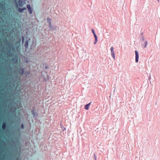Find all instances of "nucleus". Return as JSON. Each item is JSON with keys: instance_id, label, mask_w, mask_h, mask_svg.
Segmentation results:
<instances>
[{"instance_id": "5", "label": "nucleus", "mask_w": 160, "mask_h": 160, "mask_svg": "<svg viewBox=\"0 0 160 160\" xmlns=\"http://www.w3.org/2000/svg\"><path fill=\"white\" fill-rule=\"evenodd\" d=\"M27 8L28 9L29 13L32 14V10L31 7L30 5L28 4L27 5Z\"/></svg>"}, {"instance_id": "19", "label": "nucleus", "mask_w": 160, "mask_h": 160, "mask_svg": "<svg viewBox=\"0 0 160 160\" xmlns=\"http://www.w3.org/2000/svg\"><path fill=\"white\" fill-rule=\"evenodd\" d=\"M92 33H93V35L95 34H96L94 32V29H92Z\"/></svg>"}, {"instance_id": "2", "label": "nucleus", "mask_w": 160, "mask_h": 160, "mask_svg": "<svg viewBox=\"0 0 160 160\" xmlns=\"http://www.w3.org/2000/svg\"><path fill=\"white\" fill-rule=\"evenodd\" d=\"M51 19L49 18H47V22L49 24V30H54L56 29L57 27L55 26H52L51 24Z\"/></svg>"}, {"instance_id": "30", "label": "nucleus", "mask_w": 160, "mask_h": 160, "mask_svg": "<svg viewBox=\"0 0 160 160\" xmlns=\"http://www.w3.org/2000/svg\"><path fill=\"white\" fill-rule=\"evenodd\" d=\"M157 0V1H158V2H159V0Z\"/></svg>"}, {"instance_id": "12", "label": "nucleus", "mask_w": 160, "mask_h": 160, "mask_svg": "<svg viewBox=\"0 0 160 160\" xmlns=\"http://www.w3.org/2000/svg\"><path fill=\"white\" fill-rule=\"evenodd\" d=\"M6 127V123L4 122L3 123L2 125V128L3 129H4Z\"/></svg>"}, {"instance_id": "6", "label": "nucleus", "mask_w": 160, "mask_h": 160, "mask_svg": "<svg viewBox=\"0 0 160 160\" xmlns=\"http://www.w3.org/2000/svg\"><path fill=\"white\" fill-rule=\"evenodd\" d=\"M43 69L47 70L49 68V67L45 64H43L42 67L41 65V68H42Z\"/></svg>"}, {"instance_id": "4", "label": "nucleus", "mask_w": 160, "mask_h": 160, "mask_svg": "<svg viewBox=\"0 0 160 160\" xmlns=\"http://www.w3.org/2000/svg\"><path fill=\"white\" fill-rule=\"evenodd\" d=\"M20 42H21V40L20 39L19 41H18V42L17 43H16L15 48H11L13 50L14 48H16V49H17V50L18 49L19 46V44H20Z\"/></svg>"}, {"instance_id": "31", "label": "nucleus", "mask_w": 160, "mask_h": 160, "mask_svg": "<svg viewBox=\"0 0 160 160\" xmlns=\"http://www.w3.org/2000/svg\"><path fill=\"white\" fill-rule=\"evenodd\" d=\"M19 114H20V112H19Z\"/></svg>"}, {"instance_id": "14", "label": "nucleus", "mask_w": 160, "mask_h": 160, "mask_svg": "<svg viewBox=\"0 0 160 160\" xmlns=\"http://www.w3.org/2000/svg\"><path fill=\"white\" fill-rule=\"evenodd\" d=\"M111 55L114 60L115 59L114 52H111Z\"/></svg>"}, {"instance_id": "28", "label": "nucleus", "mask_w": 160, "mask_h": 160, "mask_svg": "<svg viewBox=\"0 0 160 160\" xmlns=\"http://www.w3.org/2000/svg\"><path fill=\"white\" fill-rule=\"evenodd\" d=\"M143 32H142V33H141V35H143Z\"/></svg>"}, {"instance_id": "18", "label": "nucleus", "mask_w": 160, "mask_h": 160, "mask_svg": "<svg viewBox=\"0 0 160 160\" xmlns=\"http://www.w3.org/2000/svg\"><path fill=\"white\" fill-rule=\"evenodd\" d=\"M93 35L94 36V37L95 38V39H97V37L96 34H94Z\"/></svg>"}, {"instance_id": "17", "label": "nucleus", "mask_w": 160, "mask_h": 160, "mask_svg": "<svg viewBox=\"0 0 160 160\" xmlns=\"http://www.w3.org/2000/svg\"><path fill=\"white\" fill-rule=\"evenodd\" d=\"M62 130L63 131H64L66 130V128L63 127V126H62Z\"/></svg>"}, {"instance_id": "27", "label": "nucleus", "mask_w": 160, "mask_h": 160, "mask_svg": "<svg viewBox=\"0 0 160 160\" xmlns=\"http://www.w3.org/2000/svg\"><path fill=\"white\" fill-rule=\"evenodd\" d=\"M114 91H115V87H114Z\"/></svg>"}, {"instance_id": "3", "label": "nucleus", "mask_w": 160, "mask_h": 160, "mask_svg": "<svg viewBox=\"0 0 160 160\" xmlns=\"http://www.w3.org/2000/svg\"><path fill=\"white\" fill-rule=\"evenodd\" d=\"M135 62H138L139 55L138 51L135 50Z\"/></svg>"}, {"instance_id": "7", "label": "nucleus", "mask_w": 160, "mask_h": 160, "mask_svg": "<svg viewBox=\"0 0 160 160\" xmlns=\"http://www.w3.org/2000/svg\"><path fill=\"white\" fill-rule=\"evenodd\" d=\"M91 102H90L89 103L86 105L84 106L85 109L87 110H88L89 109V106L90 105V104H91Z\"/></svg>"}, {"instance_id": "11", "label": "nucleus", "mask_w": 160, "mask_h": 160, "mask_svg": "<svg viewBox=\"0 0 160 160\" xmlns=\"http://www.w3.org/2000/svg\"><path fill=\"white\" fill-rule=\"evenodd\" d=\"M145 38L143 35H141L140 40L141 41H143L144 40Z\"/></svg>"}, {"instance_id": "13", "label": "nucleus", "mask_w": 160, "mask_h": 160, "mask_svg": "<svg viewBox=\"0 0 160 160\" xmlns=\"http://www.w3.org/2000/svg\"><path fill=\"white\" fill-rule=\"evenodd\" d=\"M148 44V42L147 41H145V44H143L142 46H143V48H145L146 47L147 45Z\"/></svg>"}, {"instance_id": "29", "label": "nucleus", "mask_w": 160, "mask_h": 160, "mask_svg": "<svg viewBox=\"0 0 160 160\" xmlns=\"http://www.w3.org/2000/svg\"><path fill=\"white\" fill-rule=\"evenodd\" d=\"M24 38H22V41H23L24 40Z\"/></svg>"}, {"instance_id": "25", "label": "nucleus", "mask_w": 160, "mask_h": 160, "mask_svg": "<svg viewBox=\"0 0 160 160\" xmlns=\"http://www.w3.org/2000/svg\"><path fill=\"white\" fill-rule=\"evenodd\" d=\"M42 36H43V37H45L46 36V35H43V34H42Z\"/></svg>"}, {"instance_id": "22", "label": "nucleus", "mask_w": 160, "mask_h": 160, "mask_svg": "<svg viewBox=\"0 0 160 160\" xmlns=\"http://www.w3.org/2000/svg\"><path fill=\"white\" fill-rule=\"evenodd\" d=\"M21 128L22 129H23L24 128V125H23V124H22V125H21Z\"/></svg>"}, {"instance_id": "10", "label": "nucleus", "mask_w": 160, "mask_h": 160, "mask_svg": "<svg viewBox=\"0 0 160 160\" xmlns=\"http://www.w3.org/2000/svg\"><path fill=\"white\" fill-rule=\"evenodd\" d=\"M26 8H18V11L20 12H22L24 10H26Z\"/></svg>"}, {"instance_id": "1", "label": "nucleus", "mask_w": 160, "mask_h": 160, "mask_svg": "<svg viewBox=\"0 0 160 160\" xmlns=\"http://www.w3.org/2000/svg\"><path fill=\"white\" fill-rule=\"evenodd\" d=\"M48 78V75L46 71H42L41 72V79L44 81H46Z\"/></svg>"}, {"instance_id": "24", "label": "nucleus", "mask_w": 160, "mask_h": 160, "mask_svg": "<svg viewBox=\"0 0 160 160\" xmlns=\"http://www.w3.org/2000/svg\"><path fill=\"white\" fill-rule=\"evenodd\" d=\"M150 79H151V76H149V79H148L149 80H150Z\"/></svg>"}, {"instance_id": "26", "label": "nucleus", "mask_w": 160, "mask_h": 160, "mask_svg": "<svg viewBox=\"0 0 160 160\" xmlns=\"http://www.w3.org/2000/svg\"><path fill=\"white\" fill-rule=\"evenodd\" d=\"M18 80H19L20 81V78L19 77L18 78Z\"/></svg>"}, {"instance_id": "15", "label": "nucleus", "mask_w": 160, "mask_h": 160, "mask_svg": "<svg viewBox=\"0 0 160 160\" xmlns=\"http://www.w3.org/2000/svg\"><path fill=\"white\" fill-rule=\"evenodd\" d=\"M28 41H26L25 44V46L26 48H27L28 47Z\"/></svg>"}, {"instance_id": "8", "label": "nucleus", "mask_w": 160, "mask_h": 160, "mask_svg": "<svg viewBox=\"0 0 160 160\" xmlns=\"http://www.w3.org/2000/svg\"><path fill=\"white\" fill-rule=\"evenodd\" d=\"M12 61L15 64H17L18 63V58L16 57L15 58H13L12 59Z\"/></svg>"}, {"instance_id": "9", "label": "nucleus", "mask_w": 160, "mask_h": 160, "mask_svg": "<svg viewBox=\"0 0 160 160\" xmlns=\"http://www.w3.org/2000/svg\"><path fill=\"white\" fill-rule=\"evenodd\" d=\"M18 73H20L21 74H22L24 72L23 70L22 69H18Z\"/></svg>"}, {"instance_id": "20", "label": "nucleus", "mask_w": 160, "mask_h": 160, "mask_svg": "<svg viewBox=\"0 0 160 160\" xmlns=\"http://www.w3.org/2000/svg\"><path fill=\"white\" fill-rule=\"evenodd\" d=\"M98 39H95V41L94 42V44H96L97 42Z\"/></svg>"}, {"instance_id": "21", "label": "nucleus", "mask_w": 160, "mask_h": 160, "mask_svg": "<svg viewBox=\"0 0 160 160\" xmlns=\"http://www.w3.org/2000/svg\"><path fill=\"white\" fill-rule=\"evenodd\" d=\"M94 158L95 160H97V157L95 156V154H94Z\"/></svg>"}, {"instance_id": "16", "label": "nucleus", "mask_w": 160, "mask_h": 160, "mask_svg": "<svg viewBox=\"0 0 160 160\" xmlns=\"http://www.w3.org/2000/svg\"><path fill=\"white\" fill-rule=\"evenodd\" d=\"M111 52H114V51H113V47H111L110 49Z\"/></svg>"}, {"instance_id": "23", "label": "nucleus", "mask_w": 160, "mask_h": 160, "mask_svg": "<svg viewBox=\"0 0 160 160\" xmlns=\"http://www.w3.org/2000/svg\"><path fill=\"white\" fill-rule=\"evenodd\" d=\"M42 40H41V43H42ZM42 46H41V47H42ZM42 48H43V47H42Z\"/></svg>"}]
</instances>
